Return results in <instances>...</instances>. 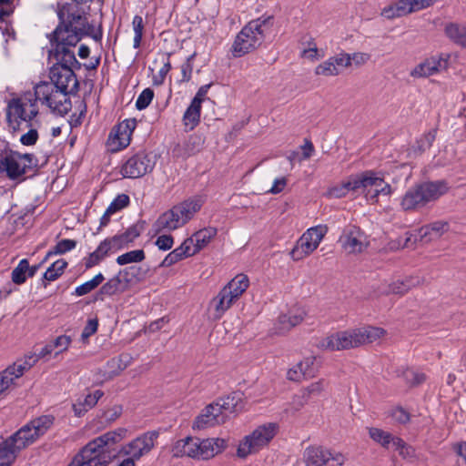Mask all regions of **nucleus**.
I'll return each instance as SVG.
<instances>
[{
    "instance_id": "nucleus-27",
    "label": "nucleus",
    "mask_w": 466,
    "mask_h": 466,
    "mask_svg": "<svg viewBox=\"0 0 466 466\" xmlns=\"http://www.w3.org/2000/svg\"><path fill=\"white\" fill-rule=\"evenodd\" d=\"M315 357L309 356L290 368L287 372V378L292 381H299L302 379L314 377L316 368L314 366Z\"/></svg>"
},
{
    "instance_id": "nucleus-31",
    "label": "nucleus",
    "mask_w": 466,
    "mask_h": 466,
    "mask_svg": "<svg viewBox=\"0 0 466 466\" xmlns=\"http://www.w3.org/2000/svg\"><path fill=\"white\" fill-rule=\"evenodd\" d=\"M128 286L124 281V277L120 275V271L109 279L99 289L96 294V299L103 300L104 296H113L117 293H122L127 289Z\"/></svg>"
},
{
    "instance_id": "nucleus-12",
    "label": "nucleus",
    "mask_w": 466,
    "mask_h": 466,
    "mask_svg": "<svg viewBox=\"0 0 466 466\" xmlns=\"http://www.w3.org/2000/svg\"><path fill=\"white\" fill-rule=\"evenodd\" d=\"M158 437V431H146L124 445L120 451L126 456L139 461L155 448Z\"/></svg>"
},
{
    "instance_id": "nucleus-22",
    "label": "nucleus",
    "mask_w": 466,
    "mask_h": 466,
    "mask_svg": "<svg viewBox=\"0 0 466 466\" xmlns=\"http://www.w3.org/2000/svg\"><path fill=\"white\" fill-rule=\"evenodd\" d=\"M28 444L21 435H18V431L11 435L5 441L0 443V463H8L10 466L15 460L17 454L27 447Z\"/></svg>"
},
{
    "instance_id": "nucleus-24",
    "label": "nucleus",
    "mask_w": 466,
    "mask_h": 466,
    "mask_svg": "<svg viewBox=\"0 0 466 466\" xmlns=\"http://www.w3.org/2000/svg\"><path fill=\"white\" fill-rule=\"evenodd\" d=\"M21 362L20 360H16L13 365L8 366L4 371L0 373V393L6 390L15 381L20 378L25 371L32 368V363Z\"/></svg>"
},
{
    "instance_id": "nucleus-55",
    "label": "nucleus",
    "mask_w": 466,
    "mask_h": 466,
    "mask_svg": "<svg viewBox=\"0 0 466 466\" xmlns=\"http://www.w3.org/2000/svg\"><path fill=\"white\" fill-rule=\"evenodd\" d=\"M366 329V343H372L380 339H382L386 335V331L378 327H365Z\"/></svg>"
},
{
    "instance_id": "nucleus-29",
    "label": "nucleus",
    "mask_w": 466,
    "mask_h": 466,
    "mask_svg": "<svg viewBox=\"0 0 466 466\" xmlns=\"http://www.w3.org/2000/svg\"><path fill=\"white\" fill-rule=\"evenodd\" d=\"M426 205L436 201L449 190L448 184L443 180L420 184Z\"/></svg>"
},
{
    "instance_id": "nucleus-45",
    "label": "nucleus",
    "mask_w": 466,
    "mask_h": 466,
    "mask_svg": "<svg viewBox=\"0 0 466 466\" xmlns=\"http://www.w3.org/2000/svg\"><path fill=\"white\" fill-rule=\"evenodd\" d=\"M29 262L26 258L19 261L18 265L12 270V281L16 285H21L26 281L28 277Z\"/></svg>"
},
{
    "instance_id": "nucleus-21",
    "label": "nucleus",
    "mask_w": 466,
    "mask_h": 466,
    "mask_svg": "<svg viewBox=\"0 0 466 466\" xmlns=\"http://www.w3.org/2000/svg\"><path fill=\"white\" fill-rule=\"evenodd\" d=\"M307 315L303 308L298 307L290 309L286 314H281L273 326V332L278 335H284L291 329L300 324Z\"/></svg>"
},
{
    "instance_id": "nucleus-6",
    "label": "nucleus",
    "mask_w": 466,
    "mask_h": 466,
    "mask_svg": "<svg viewBox=\"0 0 466 466\" xmlns=\"http://www.w3.org/2000/svg\"><path fill=\"white\" fill-rule=\"evenodd\" d=\"M38 114L39 108L32 94L10 99L5 108L8 127L14 132L20 129L23 122L26 123L28 127H32L33 120Z\"/></svg>"
},
{
    "instance_id": "nucleus-30",
    "label": "nucleus",
    "mask_w": 466,
    "mask_h": 466,
    "mask_svg": "<svg viewBox=\"0 0 466 466\" xmlns=\"http://www.w3.org/2000/svg\"><path fill=\"white\" fill-rule=\"evenodd\" d=\"M240 400L239 395L234 393L233 395L221 398L213 403L217 408H219L218 411L224 417V423L231 414L237 413L242 409Z\"/></svg>"
},
{
    "instance_id": "nucleus-44",
    "label": "nucleus",
    "mask_w": 466,
    "mask_h": 466,
    "mask_svg": "<svg viewBox=\"0 0 466 466\" xmlns=\"http://www.w3.org/2000/svg\"><path fill=\"white\" fill-rule=\"evenodd\" d=\"M66 267L67 262L65 259H57L46 270L43 276L44 279L47 281H55L64 273Z\"/></svg>"
},
{
    "instance_id": "nucleus-4",
    "label": "nucleus",
    "mask_w": 466,
    "mask_h": 466,
    "mask_svg": "<svg viewBox=\"0 0 466 466\" xmlns=\"http://www.w3.org/2000/svg\"><path fill=\"white\" fill-rule=\"evenodd\" d=\"M272 16H261L248 22L237 35L231 51L234 57H241L257 49L264 41L272 25Z\"/></svg>"
},
{
    "instance_id": "nucleus-43",
    "label": "nucleus",
    "mask_w": 466,
    "mask_h": 466,
    "mask_svg": "<svg viewBox=\"0 0 466 466\" xmlns=\"http://www.w3.org/2000/svg\"><path fill=\"white\" fill-rule=\"evenodd\" d=\"M104 275L102 273H98L92 279L77 286L73 294L77 297L86 295L96 289L104 281Z\"/></svg>"
},
{
    "instance_id": "nucleus-11",
    "label": "nucleus",
    "mask_w": 466,
    "mask_h": 466,
    "mask_svg": "<svg viewBox=\"0 0 466 466\" xmlns=\"http://www.w3.org/2000/svg\"><path fill=\"white\" fill-rule=\"evenodd\" d=\"M155 161L145 151H139L129 157L120 167V174L126 178H138L151 172Z\"/></svg>"
},
{
    "instance_id": "nucleus-39",
    "label": "nucleus",
    "mask_w": 466,
    "mask_h": 466,
    "mask_svg": "<svg viewBox=\"0 0 466 466\" xmlns=\"http://www.w3.org/2000/svg\"><path fill=\"white\" fill-rule=\"evenodd\" d=\"M218 230L216 228L208 227L202 228L193 234L192 238L195 242V251H200L206 248L216 237Z\"/></svg>"
},
{
    "instance_id": "nucleus-64",
    "label": "nucleus",
    "mask_w": 466,
    "mask_h": 466,
    "mask_svg": "<svg viewBox=\"0 0 466 466\" xmlns=\"http://www.w3.org/2000/svg\"><path fill=\"white\" fill-rule=\"evenodd\" d=\"M301 57L310 61L319 60L322 56L314 43L310 44L309 48H305L301 52Z\"/></svg>"
},
{
    "instance_id": "nucleus-59",
    "label": "nucleus",
    "mask_w": 466,
    "mask_h": 466,
    "mask_svg": "<svg viewBox=\"0 0 466 466\" xmlns=\"http://www.w3.org/2000/svg\"><path fill=\"white\" fill-rule=\"evenodd\" d=\"M366 329L365 327L354 329L351 332V347H358L366 344Z\"/></svg>"
},
{
    "instance_id": "nucleus-13",
    "label": "nucleus",
    "mask_w": 466,
    "mask_h": 466,
    "mask_svg": "<svg viewBox=\"0 0 466 466\" xmlns=\"http://www.w3.org/2000/svg\"><path fill=\"white\" fill-rule=\"evenodd\" d=\"M303 460L306 466H341L345 457L320 446H309L304 451Z\"/></svg>"
},
{
    "instance_id": "nucleus-50",
    "label": "nucleus",
    "mask_w": 466,
    "mask_h": 466,
    "mask_svg": "<svg viewBox=\"0 0 466 466\" xmlns=\"http://www.w3.org/2000/svg\"><path fill=\"white\" fill-rule=\"evenodd\" d=\"M76 247V241L73 239H62L47 253V257L51 255H61L74 249Z\"/></svg>"
},
{
    "instance_id": "nucleus-37",
    "label": "nucleus",
    "mask_w": 466,
    "mask_h": 466,
    "mask_svg": "<svg viewBox=\"0 0 466 466\" xmlns=\"http://www.w3.org/2000/svg\"><path fill=\"white\" fill-rule=\"evenodd\" d=\"M249 285V279L245 274H238L223 289H227L228 295L235 300H238L247 290Z\"/></svg>"
},
{
    "instance_id": "nucleus-3",
    "label": "nucleus",
    "mask_w": 466,
    "mask_h": 466,
    "mask_svg": "<svg viewBox=\"0 0 466 466\" xmlns=\"http://www.w3.org/2000/svg\"><path fill=\"white\" fill-rule=\"evenodd\" d=\"M203 200L199 197L186 199L161 214L152 225L154 235L173 231L183 227L200 210Z\"/></svg>"
},
{
    "instance_id": "nucleus-61",
    "label": "nucleus",
    "mask_w": 466,
    "mask_h": 466,
    "mask_svg": "<svg viewBox=\"0 0 466 466\" xmlns=\"http://www.w3.org/2000/svg\"><path fill=\"white\" fill-rule=\"evenodd\" d=\"M350 191V181L342 183L340 186H335L329 189L328 196L330 198H341Z\"/></svg>"
},
{
    "instance_id": "nucleus-2",
    "label": "nucleus",
    "mask_w": 466,
    "mask_h": 466,
    "mask_svg": "<svg viewBox=\"0 0 466 466\" xmlns=\"http://www.w3.org/2000/svg\"><path fill=\"white\" fill-rule=\"evenodd\" d=\"M228 445L224 438L198 439L187 437L178 440L172 448L175 457H188L198 461H207L222 453Z\"/></svg>"
},
{
    "instance_id": "nucleus-1",
    "label": "nucleus",
    "mask_w": 466,
    "mask_h": 466,
    "mask_svg": "<svg viewBox=\"0 0 466 466\" xmlns=\"http://www.w3.org/2000/svg\"><path fill=\"white\" fill-rule=\"evenodd\" d=\"M127 430L118 428L104 433L89 441L75 457L74 460L84 466H106L110 461L109 446L114 445L126 437Z\"/></svg>"
},
{
    "instance_id": "nucleus-15",
    "label": "nucleus",
    "mask_w": 466,
    "mask_h": 466,
    "mask_svg": "<svg viewBox=\"0 0 466 466\" xmlns=\"http://www.w3.org/2000/svg\"><path fill=\"white\" fill-rule=\"evenodd\" d=\"M34 160L35 157L32 154L11 152L0 162V170H5L9 178L15 179L33 167Z\"/></svg>"
},
{
    "instance_id": "nucleus-48",
    "label": "nucleus",
    "mask_w": 466,
    "mask_h": 466,
    "mask_svg": "<svg viewBox=\"0 0 466 466\" xmlns=\"http://www.w3.org/2000/svg\"><path fill=\"white\" fill-rule=\"evenodd\" d=\"M132 27L134 30L133 47L139 48L144 35V20L141 15H135L132 20Z\"/></svg>"
},
{
    "instance_id": "nucleus-60",
    "label": "nucleus",
    "mask_w": 466,
    "mask_h": 466,
    "mask_svg": "<svg viewBox=\"0 0 466 466\" xmlns=\"http://www.w3.org/2000/svg\"><path fill=\"white\" fill-rule=\"evenodd\" d=\"M155 244L160 250L166 251L173 247L174 238L171 235L163 234L157 238Z\"/></svg>"
},
{
    "instance_id": "nucleus-57",
    "label": "nucleus",
    "mask_w": 466,
    "mask_h": 466,
    "mask_svg": "<svg viewBox=\"0 0 466 466\" xmlns=\"http://www.w3.org/2000/svg\"><path fill=\"white\" fill-rule=\"evenodd\" d=\"M177 249L184 258L191 257L198 252L195 251V242L192 237L185 239Z\"/></svg>"
},
{
    "instance_id": "nucleus-49",
    "label": "nucleus",
    "mask_w": 466,
    "mask_h": 466,
    "mask_svg": "<svg viewBox=\"0 0 466 466\" xmlns=\"http://www.w3.org/2000/svg\"><path fill=\"white\" fill-rule=\"evenodd\" d=\"M54 351V347L52 342L47 343L45 345L38 353H30L26 354L24 359H21V362H30L31 360H34L32 363V367L42 358L46 357L47 355H50Z\"/></svg>"
},
{
    "instance_id": "nucleus-25",
    "label": "nucleus",
    "mask_w": 466,
    "mask_h": 466,
    "mask_svg": "<svg viewBox=\"0 0 466 466\" xmlns=\"http://www.w3.org/2000/svg\"><path fill=\"white\" fill-rule=\"evenodd\" d=\"M218 409L213 403L208 405L195 419L193 429L205 430L224 423V417L218 413Z\"/></svg>"
},
{
    "instance_id": "nucleus-36",
    "label": "nucleus",
    "mask_w": 466,
    "mask_h": 466,
    "mask_svg": "<svg viewBox=\"0 0 466 466\" xmlns=\"http://www.w3.org/2000/svg\"><path fill=\"white\" fill-rule=\"evenodd\" d=\"M444 34L451 42L466 48V25L448 23L444 26Z\"/></svg>"
},
{
    "instance_id": "nucleus-14",
    "label": "nucleus",
    "mask_w": 466,
    "mask_h": 466,
    "mask_svg": "<svg viewBox=\"0 0 466 466\" xmlns=\"http://www.w3.org/2000/svg\"><path fill=\"white\" fill-rule=\"evenodd\" d=\"M135 118L125 119L114 127L109 133L106 147L110 152L116 153L127 147L131 141V136L136 128Z\"/></svg>"
},
{
    "instance_id": "nucleus-54",
    "label": "nucleus",
    "mask_w": 466,
    "mask_h": 466,
    "mask_svg": "<svg viewBox=\"0 0 466 466\" xmlns=\"http://www.w3.org/2000/svg\"><path fill=\"white\" fill-rule=\"evenodd\" d=\"M85 35H88V36L92 37L96 42L101 41L102 36H103V31H102L101 25H99L97 28H96L94 25L89 24L88 21H86V23L85 25V28L81 32V39Z\"/></svg>"
},
{
    "instance_id": "nucleus-18",
    "label": "nucleus",
    "mask_w": 466,
    "mask_h": 466,
    "mask_svg": "<svg viewBox=\"0 0 466 466\" xmlns=\"http://www.w3.org/2000/svg\"><path fill=\"white\" fill-rule=\"evenodd\" d=\"M54 422L55 417L53 415L39 416L18 430V435H21L29 446L43 436L53 426Z\"/></svg>"
},
{
    "instance_id": "nucleus-17",
    "label": "nucleus",
    "mask_w": 466,
    "mask_h": 466,
    "mask_svg": "<svg viewBox=\"0 0 466 466\" xmlns=\"http://www.w3.org/2000/svg\"><path fill=\"white\" fill-rule=\"evenodd\" d=\"M59 36L55 33L50 35L52 50L57 60L56 65L71 67L72 70L80 68V63L76 60L75 53L70 49V47L76 45H71L67 40L60 39Z\"/></svg>"
},
{
    "instance_id": "nucleus-63",
    "label": "nucleus",
    "mask_w": 466,
    "mask_h": 466,
    "mask_svg": "<svg viewBox=\"0 0 466 466\" xmlns=\"http://www.w3.org/2000/svg\"><path fill=\"white\" fill-rule=\"evenodd\" d=\"M55 349H59V350L56 353L57 355L58 353L66 350L71 343V338L66 335H61L58 336L56 339L51 341Z\"/></svg>"
},
{
    "instance_id": "nucleus-16",
    "label": "nucleus",
    "mask_w": 466,
    "mask_h": 466,
    "mask_svg": "<svg viewBox=\"0 0 466 466\" xmlns=\"http://www.w3.org/2000/svg\"><path fill=\"white\" fill-rule=\"evenodd\" d=\"M450 57L449 54L427 57L411 69L410 76L413 78H426L445 71L449 67Z\"/></svg>"
},
{
    "instance_id": "nucleus-28",
    "label": "nucleus",
    "mask_w": 466,
    "mask_h": 466,
    "mask_svg": "<svg viewBox=\"0 0 466 466\" xmlns=\"http://www.w3.org/2000/svg\"><path fill=\"white\" fill-rule=\"evenodd\" d=\"M450 230V224L447 221L438 220L422 226L418 230V237L425 243L441 238Z\"/></svg>"
},
{
    "instance_id": "nucleus-51",
    "label": "nucleus",
    "mask_w": 466,
    "mask_h": 466,
    "mask_svg": "<svg viewBox=\"0 0 466 466\" xmlns=\"http://www.w3.org/2000/svg\"><path fill=\"white\" fill-rule=\"evenodd\" d=\"M130 199L127 194L117 195L107 207V213H116L129 205Z\"/></svg>"
},
{
    "instance_id": "nucleus-56",
    "label": "nucleus",
    "mask_w": 466,
    "mask_h": 466,
    "mask_svg": "<svg viewBox=\"0 0 466 466\" xmlns=\"http://www.w3.org/2000/svg\"><path fill=\"white\" fill-rule=\"evenodd\" d=\"M392 450L399 451V454L403 458L411 457L414 454V450L400 438L394 441Z\"/></svg>"
},
{
    "instance_id": "nucleus-7",
    "label": "nucleus",
    "mask_w": 466,
    "mask_h": 466,
    "mask_svg": "<svg viewBox=\"0 0 466 466\" xmlns=\"http://www.w3.org/2000/svg\"><path fill=\"white\" fill-rule=\"evenodd\" d=\"M34 97L46 106L54 114L65 116L71 110L68 94L58 88L54 83L43 81L34 87Z\"/></svg>"
},
{
    "instance_id": "nucleus-38",
    "label": "nucleus",
    "mask_w": 466,
    "mask_h": 466,
    "mask_svg": "<svg viewBox=\"0 0 466 466\" xmlns=\"http://www.w3.org/2000/svg\"><path fill=\"white\" fill-rule=\"evenodd\" d=\"M148 268L142 266H130L120 270V275L124 277V281L127 282V286L134 282H139L146 279L148 273Z\"/></svg>"
},
{
    "instance_id": "nucleus-53",
    "label": "nucleus",
    "mask_w": 466,
    "mask_h": 466,
    "mask_svg": "<svg viewBox=\"0 0 466 466\" xmlns=\"http://www.w3.org/2000/svg\"><path fill=\"white\" fill-rule=\"evenodd\" d=\"M154 97V92L150 88L144 89L138 96L136 101V107L138 110L147 108Z\"/></svg>"
},
{
    "instance_id": "nucleus-52",
    "label": "nucleus",
    "mask_w": 466,
    "mask_h": 466,
    "mask_svg": "<svg viewBox=\"0 0 466 466\" xmlns=\"http://www.w3.org/2000/svg\"><path fill=\"white\" fill-rule=\"evenodd\" d=\"M122 413V407L118 405H114L105 410H101L99 417L103 420V421L106 423H111L115 421L117 418L120 417Z\"/></svg>"
},
{
    "instance_id": "nucleus-26",
    "label": "nucleus",
    "mask_w": 466,
    "mask_h": 466,
    "mask_svg": "<svg viewBox=\"0 0 466 466\" xmlns=\"http://www.w3.org/2000/svg\"><path fill=\"white\" fill-rule=\"evenodd\" d=\"M422 279L418 276H408L402 279H397L388 283L381 291L383 294L403 296L414 288L420 286Z\"/></svg>"
},
{
    "instance_id": "nucleus-58",
    "label": "nucleus",
    "mask_w": 466,
    "mask_h": 466,
    "mask_svg": "<svg viewBox=\"0 0 466 466\" xmlns=\"http://www.w3.org/2000/svg\"><path fill=\"white\" fill-rule=\"evenodd\" d=\"M106 366L109 369H112L108 371V376L106 379H112L113 377L118 375L120 371H122L126 365H122V360L120 358H113L110 360L107 361Z\"/></svg>"
},
{
    "instance_id": "nucleus-42",
    "label": "nucleus",
    "mask_w": 466,
    "mask_h": 466,
    "mask_svg": "<svg viewBox=\"0 0 466 466\" xmlns=\"http://www.w3.org/2000/svg\"><path fill=\"white\" fill-rule=\"evenodd\" d=\"M370 244L367 235L357 227L351 228V253L364 251Z\"/></svg>"
},
{
    "instance_id": "nucleus-8",
    "label": "nucleus",
    "mask_w": 466,
    "mask_h": 466,
    "mask_svg": "<svg viewBox=\"0 0 466 466\" xmlns=\"http://www.w3.org/2000/svg\"><path fill=\"white\" fill-rule=\"evenodd\" d=\"M279 426L276 422H268L258 426L250 434L239 442L237 455L246 458L268 446L279 432Z\"/></svg>"
},
{
    "instance_id": "nucleus-32",
    "label": "nucleus",
    "mask_w": 466,
    "mask_h": 466,
    "mask_svg": "<svg viewBox=\"0 0 466 466\" xmlns=\"http://www.w3.org/2000/svg\"><path fill=\"white\" fill-rule=\"evenodd\" d=\"M350 344V335L347 331H340L326 338H323L318 344V347L326 350H340L348 348Z\"/></svg>"
},
{
    "instance_id": "nucleus-33",
    "label": "nucleus",
    "mask_w": 466,
    "mask_h": 466,
    "mask_svg": "<svg viewBox=\"0 0 466 466\" xmlns=\"http://www.w3.org/2000/svg\"><path fill=\"white\" fill-rule=\"evenodd\" d=\"M400 206L403 210H415L426 206L420 185L410 188L402 197Z\"/></svg>"
},
{
    "instance_id": "nucleus-46",
    "label": "nucleus",
    "mask_w": 466,
    "mask_h": 466,
    "mask_svg": "<svg viewBox=\"0 0 466 466\" xmlns=\"http://www.w3.org/2000/svg\"><path fill=\"white\" fill-rule=\"evenodd\" d=\"M142 228L138 225H132L126 229L123 233L116 234L118 241L120 242L123 248H127L141 234Z\"/></svg>"
},
{
    "instance_id": "nucleus-34",
    "label": "nucleus",
    "mask_w": 466,
    "mask_h": 466,
    "mask_svg": "<svg viewBox=\"0 0 466 466\" xmlns=\"http://www.w3.org/2000/svg\"><path fill=\"white\" fill-rule=\"evenodd\" d=\"M104 395V392L100 390H96L92 393H88L86 396L79 397L76 403L73 404V410L76 417H81L86 414L88 410L94 408L99 399Z\"/></svg>"
},
{
    "instance_id": "nucleus-40",
    "label": "nucleus",
    "mask_w": 466,
    "mask_h": 466,
    "mask_svg": "<svg viewBox=\"0 0 466 466\" xmlns=\"http://www.w3.org/2000/svg\"><path fill=\"white\" fill-rule=\"evenodd\" d=\"M369 433L375 442L386 449H393L394 441L399 439V437L392 436L390 432L379 428H370Z\"/></svg>"
},
{
    "instance_id": "nucleus-35",
    "label": "nucleus",
    "mask_w": 466,
    "mask_h": 466,
    "mask_svg": "<svg viewBox=\"0 0 466 466\" xmlns=\"http://www.w3.org/2000/svg\"><path fill=\"white\" fill-rule=\"evenodd\" d=\"M235 301L227 289H222L210 302L211 307L214 308V318L219 319Z\"/></svg>"
},
{
    "instance_id": "nucleus-9",
    "label": "nucleus",
    "mask_w": 466,
    "mask_h": 466,
    "mask_svg": "<svg viewBox=\"0 0 466 466\" xmlns=\"http://www.w3.org/2000/svg\"><path fill=\"white\" fill-rule=\"evenodd\" d=\"M65 7L58 13L59 18L64 20ZM87 21L85 12L79 10H67L66 21L58 25L53 33L60 35L62 40H67L71 45H76L81 40V32Z\"/></svg>"
},
{
    "instance_id": "nucleus-41",
    "label": "nucleus",
    "mask_w": 466,
    "mask_h": 466,
    "mask_svg": "<svg viewBox=\"0 0 466 466\" xmlns=\"http://www.w3.org/2000/svg\"><path fill=\"white\" fill-rule=\"evenodd\" d=\"M201 105L198 101H191L189 106L184 113L183 123L185 127H188L192 130L200 120Z\"/></svg>"
},
{
    "instance_id": "nucleus-5",
    "label": "nucleus",
    "mask_w": 466,
    "mask_h": 466,
    "mask_svg": "<svg viewBox=\"0 0 466 466\" xmlns=\"http://www.w3.org/2000/svg\"><path fill=\"white\" fill-rule=\"evenodd\" d=\"M392 193L391 186L373 171L362 172L351 181V198L362 196L367 203H377L380 195L390 196Z\"/></svg>"
},
{
    "instance_id": "nucleus-23",
    "label": "nucleus",
    "mask_w": 466,
    "mask_h": 466,
    "mask_svg": "<svg viewBox=\"0 0 466 466\" xmlns=\"http://www.w3.org/2000/svg\"><path fill=\"white\" fill-rule=\"evenodd\" d=\"M350 66V55L339 54L336 56L329 57L328 60L319 64L315 68V74L317 76H337L343 69Z\"/></svg>"
},
{
    "instance_id": "nucleus-62",
    "label": "nucleus",
    "mask_w": 466,
    "mask_h": 466,
    "mask_svg": "<svg viewBox=\"0 0 466 466\" xmlns=\"http://www.w3.org/2000/svg\"><path fill=\"white\" fill-rule=\"evenodd\" d=\"M183 258H185L180 254V252L177 248H175L166 256V258L160 263V267H170L175 263L182 260Z\"/></svg>"
},
{
    "instance_id": "nucleus-47",
    "label": "nucleus",
    "mask_w": 466,
    "mask_h": 466,
    "mask_svg": "<svg viewBox=\"0 0 466 466\" xmlns=\"http://www.w3.org/2000/svg\"><path fill=\"white\" fill-rule=\"evenodd\" d=\"M145 252L143 249H134L118 256L116 259V263L124 266L130 263H138L145 259Z\"/></svg>"
},
{
    "instance_id": "nucleus-10",
    "label": "nucleus",
    "mask_w": 466,
    "mask_h": 466,
    "mask_svg": "<svg viewBox=\"0 0 466 466\" xmlns=\"http://www.w3.org/2000/svg\"><path fill=\"white\" fill-rule=\"evenodd\" d=\"M328 232L325 225H318L307 229L298 239L290 252L293 260L299 261L315 251Z\"/></svg>"
},
{
    "instance_id": "nucleus-20",
    "label": "nucleus",
    "mask_w": 466,
    "mask_h": 466,
    "mask_svg": "<svg viewBox=\"0 0 466 466\" xmlns=\"http://www.w3.org/2000/svg\"><path fill=\"white\" fill-rule=\"evenodd\" d=\"M120 249H123V247L116 235L105 238L100 242L96 250L84 258L86 268H91L98 265L106 258L116 253Z\"/></svg>"
},
{
    "instance_id": "nucleus-19",
    "label": "nucleus",
    "mask_w": 466,
    "mask_h": 466,
    "mask_svg": "<svg viewBox=\"0 0 466 466\" xmlns=\"http://www.w3.org/2000/svg\"><path fill=\"white\" fill-rule=\"evenodd\" d=\"M49 77L51 83L68 95L78 91V81L71 67L54 65L50 69Z\"/></svg>"
}]
</instances>
